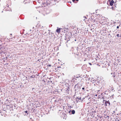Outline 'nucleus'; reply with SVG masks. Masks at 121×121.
Masks as SVG:
<instances>
[{
	"label": "nucleus",
	"instance_id": "obj_22",
	"mask_svg": "<svg viewBox=\"0 0 121 121\" xmlns=\"http://www.w3.org/2000/svg\"><path fill=\"white\" fill-rule=\"evenodd\" d=\"M113 77H115V76L114 75L113 76Z\"/></svg>",
	"mask_w": 121,
	"mask_h": 121
},
{
	"label": "nucleus",
	"instance_id": "obj_17",
	"mask_svg": "<svg viewBox=\"0 0 121 121\" xmlns=\"http://www.w3.org/2000/svg\"><path fill=\"white\" fill-rule=\"evenodd\" d=\"M84 89H85V88L84 87H83L82 88V89L83 90H84Z\"/></svg>",
	"mask_w": 121,
	"mask_h": 121
},
{
	"label": "nucleus",
	"instance_id": "obj_3",
	"mask_svg": "<svg viewBox=\"0 0 121 121\" xmlns=\"http://www.w3.org/2000/svg\"><path fill=\"white\" fill-rule=\"evenodd\" d=\"M114 1L113 0H112L111 2H110V5L111 6H112L113 5V3H114Z\"/></svg>",
	"mask_w": 121,
	"mask_h": 121
},
{
	"label": "nucleus",
	"instance_id": "obj_26",
	"mask_svg": "<svg viewBox=\"0 0 121 121\" xmlns=\"http://www.w3.org/2000/svg\"><path fill=\"white\" fill-rule=\"evenodd\" d=\"M96 96H97V95H96Z\"/></svg>",
	"mask_w": 121,
	"mask_h": 121
},
{
	"label": "nucleus",
	"instance_id": "obj_19",
	"mask_svg": "<svg viewBox=\"0 0 121 121\" xmlns=\"http://www.w3.org/2000/svg\"><path fill=\"white\" fill-rule=\"evenodd\" d=\"M30 31H31V30L30 29Z\"/></svg>",
	"mask_w": 121,
	"mask_h": 121
},
{
	"label": "nucleus",
	"instance_id": "obj_13",
	"mask_svg": "<svg viewBox=\"0 0 121 121\" xmlns=\"http://www.w3.org/2000/svg\"><path fill=\"white\" fill-rule=\"evenodd\" d=\"M25 112V113H27V114H28V113H27V112H28V111H26Z\"/></svg>",
	"mask_w": 121,
	"mask_h": 121
},
{
	"label": "nucleus",
	"instance_id": "obj_4",
	"mask_svg": "<svg viewBox=\"0 0 121 121\" xmlns=\"http://www.w3.org/2000/svg\"><path fill=\"white\" fill-rule=\"evenodd\" d=\"M108 104L109 105H110V103L108 101H106L105 103V104H106L105 106L107 105V104Z\"/></svg>",
	"mask_w": 121,
	"mask_h": 121
},
{
	"label": "nucleus",
	"instance_id": "obj_1",
	"mask_svg": "<svg viewBox=\"0 0 121 121\" xmlns=\"http://www.w3.org/2000/svg\"><path fill=\"white\" fill-rule=\"evenodd\" d=\"M74 88L75 91L78 92V91H79L80 87L79 86V85L78 84H77L75 85Z\"/></svg>",
	"mask_w": 121,
	"mask_h": 121
},
{
	"label": "nucleus",
	"instance_id": "obj_12",
	"mask_svg": "<svg viewBox=\"0 0 121 121\" xmlns=\"http://www.w3.org/2000/svg\"><path fill=\"white\" fill-rule=\"evenodd\" d=\"M111 90H112V91H113V89L112 88H111Z\"/></svg>",
	"mask_w": 121,
	"mask_h": 121
},
{
	"label": "nucleus",
	"instance_id": "obj_10",
	"mask_svg": "<svg viewBox=\"0 0 121 121\" xmlns=\"http://www.w3.org/2000/svg\"><path fill=\"white\" fill-rule=\"evenodd\" d=\"M34 77H35V76H33V75L31 76L30 77L32 78H34Z\"/></svg>",
	"mask_w": 121,
	"mask_h": 121
},
{
	"label": "nucleus",
	"instance_id": "obj_21",
	"mask_svg": "<svg viewBox=\"0 0 121 121\" xmlns=\"http://www.w3.org/2000/svg\"><path fill=\"white\" fill-rule=\"evenodd\" d=\"M71 111H69V112L70 113V112Z\"/></svg>",
	"mask_w": 121,
	"mask_h": 121
},
{
	"label": "nucleus",
	"instance_id": "obj_25",
	"mask_svg": "<svg viewBox=\"0 0 121 121\" xmlns=\"http://www.w3.org/2000/svg\"><path fill=\"white\" fill-rule=\"evenodd\" d=\"M85 18H86V17H85Z\"/></svg>",
	"mask_w": 121,
	"mask_h": 121
},
{
	"label": "nucleus",
	"instance_id": "obj_23",
	"mask_svg": "<svg viewBox=\"0 0 121 121\" xmlns=\"http://www.w3.org/2000/svg\"><path fill=\"white\" fill-rule=\"evenodd\" d=\"M89 64H90V65H91V63H90Z\"/></svg>",
	"mask_w": 121,
	"mask_h": 121
},
{
	"label": "nucleus",
	"instance_id": "obj_8",
	"mask_svg": "<svg viewBox=\"0 0 121 121\" xmlns=\"http://www.w3.org/2000/svg\"><path fill=\"white\" fill-rule=\"evenodd\" d=\"M72 1L73 2H75V1H78V0H72Z\"/></svg>",
	"mask_w": 121,
	"mask_h": 121
},
{
	"label": "nucleus",
	"instance_id": "obj_5",
	"mask_svg": "<svg viewBox=\"0 0 121 121\" xmlns=\"http://www.w3.org/2000/svg\"><path fill=\"white\" fill-rule=\"evenodd\" d=\"M60 28L59 29H57L56 30V31L57 32L59 33L60 32Z\"/></svg>",
	"mask_w": 121,
	"mask_h": 121
},
{
	"label": "nucleus",
	"instance_id": "obj_2",
	"mask_svg": "<svg viewBox=\"0 0 121 121\" xmlns=\"http://www.w3.org/2000/svg\"><path fill=\"white\" fill-rule=\"evenodd\" d=\"M104 85V84H102L101 83H99L98 85H99V88L103 89L104 88V87L103 86Z\"/></svg>",
	"mask_w": 121,
	"mask_h": 121
},
{
	"label": "nucleus",
	"instance_id": "obj_20",
	"mask_svg": "<svg viewBox=\"0 0 121 121\" xmlns=\"http://www.w3.org/2000/svg\"><path fill=\"white\" fill-rule=\"evenodd\" d=\"M34 28V27H33V29Z\"/></svg>",
	"mask_w": 121,
	"mask_h": 121
},
{
	"label": "nucleus",
	"instance_id": "obj_18",
	"mask_svg": "<svg viewBox=\"0 0 121 121\" xmlns=\"http://www.w3.org/2000/svg\"><path fill=\"white\" fill-rule=\"evenodd\" d=\"M111 9H113V7H112L111 8Z\"/></svg>",
	"mask_w": 121,
	"mask_h": 121
},
{
	"label": "nucleus",
	"instance_id": "obj_6",
	"mask_svg": "<svg viewBox=\"0 0 121 121\" xmlns=\"http://www.w3.org/2000/svg\"><path fill=\"white\" fill-rule=\"evenodd\" d=\"M71 112H72V113L73 114H74L75 113V111L74 110H72Z\"/></svg>",
	"mask_w": 121,
	"mask_h": 121
},
{
	"label": "nucleus",
	"instance_id": "obj_16",
	"mask_svg": "<svg viewBox=\"0 0 121 121\" xmlns=\"http://www.w3.org/2000/svg\"><path fill=\"white\" fill-rule=\"evenodd\" d=\"M117 29H118L119 28V26H117Z\"/></svg>",
	"mask_w": 121,
	"mask_h": 121
},
{
	"label": "nucleus",
	"instance_id": "obj_11",
	"mask_svg": "<svg viewBox=\"0 0 121 121\" xmlns=\"http://www.w3.org/2000/svg\"><path fill=\"white\" fill-rule=\"evenodd\" d=\"M117 36L118 37L119 36V34H117Z\"/></svg>",
	"mask_w": 121,
	"mask_h": 121
},
{
	"label": "nucleus",
	"instance_id": "obj_9",
	"mask_svg": "<svg viewBox=\"0 0 121 121\" xmlns=\"http://www.w3.org/2000/svg\"><path fill=\"white\" fill-rule=\"evenodd\" d=\"M81 98L80 97H78L77 98V99H78V100H80L81 99Z\"/></svg>",
	"mask_w": 121,
	"mask_h": 121
},
{
	"label": "nucleus",
	"instance_id": "obj_14",
	"mask_svg": "<svg viewBox=\"0 0 121 121\" xmlns=\"http://www.w3.org/2000/svg\"><path fill=\"white\" fill-rule=\"evenodd\" d=\"M119 37L121 38V32H120V35Z\"/></svg>",
	"mask_w": 121,
	"mask_h": 121
},
{
	"label": "nucleus",
	"instance_id": "obj_15",
	"mask_svg": "<svg viewBox=\"0 0 121 121\" xmlns=\"http://www.w3.org/2000/svg\"><path fill=\"white\" fill-rule=\"evenodd\" d=\"M48 66H51V64H48Z\"/></svg>",
	"mask_w": 121,
	"mask_h": 121
},
{
	"label": "nucleus",
	"instance_id": "obj_7",
	"mask_svg": "<svg viewBox=\"0 0 121 121\" xmlns=\"http://www.w3.org/2000/svg\"><path fill=\"white\" fill-rule=\"evenodd\" d=\"M66 91H67V92H68V91H69V87H67V89H66Z\"/></svg>",
	"mask_w": 121,
	"mask_h": 121
},
{
	"label": "nucleus",
	"instance_id": "obj_24",
	"mask_svg": "<svg viewBox=\"0 0 121 121\" xmlns=\"http://www.w3.org/2000/svg\"><path fill=\"white\" fill-rule=\"evenodd\" d=\"M103 101H104V100H103Z\"/></svg>",
	"mask_w": 121,
	"mask_h": 121
}]
</instances>
